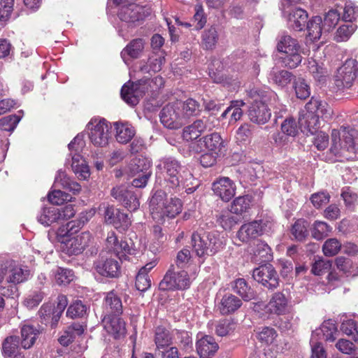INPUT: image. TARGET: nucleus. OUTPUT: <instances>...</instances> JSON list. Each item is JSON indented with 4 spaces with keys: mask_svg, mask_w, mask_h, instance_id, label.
I'll use <instances>...</instances> for the list:
<instances>
[{
    "mask_svg": "<svg viewBox=\"0 0 358 358\" xmlns=\"http://www.w3.org/2000/svg\"><path fill=\"white\" fill-rule=\"evenodd\" d=\"M332 115L333 110L327 102L312 97L299 113V127L306 135L313 134L319 127V118L329 120Z\"/></svg>",
    "mask_w": 358,
    "mask_h": 358,
    "instance_id": "nucleus-1",
    "label": "nucleus"
},
{
    "mask_svg": "<svg viewBox=\"0 0 358 358\" xmlns=\"http://www.w3.org/2000/svg\"><path fill=\"white\" fill-rule=\"evenodd\" d=\"M331 152L347 160L357 157L358 153V133L354 129L341 127L331 131Z\"/></svg>",
    "mask_w": 358,
    "mask_h": 358,
    "instance_id": "nucleus-2",
    "label": "nucleus"
},
{
    "mask_svg": "<svg viewBox=\"0 0 358 358\" xmlns=\"http://www.w3.org/2000/svg\"><path fill=\"white\" fill-rule=\"evenodd\" d=\"M150 210L152 218L162 222L165 218H173L182 210V203L179 199L169 197L162 191H157L150 201Z\"/></svg>",
    "mask_w": 358,
    "mask_h": 358,
    "instance_id": "nucleus-3",
    "label": "nucleus"
},
{
    "mask_svg": "<svg viewBox=\"0 0 358 358\" xmlns=\"http://www.w3.org/2000/svg\"><path fill=\"white\" fill-rule=\"evenodd\" d=\"M248 95L252 99L248 111L250 120L256 124H265L271 116L268 103L269 98L274 95L273 92L252 88L248 92Z\"/></svg>",
    "mask_w": 358,
    "mask_h": 358,
    "instance_id": "nucleus-4",
    "label": "nucleus"
},
{
    "mask_svg": "<svg viewBox=\"0 0 358 358\" xmlns=\"http://www.w3.org/2000/svg\"><path fill=\"white\" fill-rule=\"evenodd\" d=\"M157 167L165 173V178L171 184V187H177L180 185L188 186L193 185L194 177L185 166L180 165L178 161L173 158H166L160 161Z\"/></svg>",
    "mask_w": 358,
    "mask_h": 358,
    "instance_id": "nucleus-5",
    "label": "nucleus"
},
{
    "mask_svg": "<svg viewBox=\"0 0 358 358\" xmlns=\"http://www.w3.org/2000/svg\"><path fill=\"white\" fill-rule=\"evenodd\" d=\"M191 242L193 252L199 257L213 255L222 246L216 231H206L202 228L193 232Z\"/></svg>",
    "mask_w": 358,
    "mask_h": 358,
    "instance_id": "nucleus-6",
    "label": "nucleus"
},
{
    "mask_svg": "<svg viewBox=\"0 0 358 358\" xmlns=\"http://www.w3.org/2000/svg\"><path fill=\"white\" fill-rule=\"evenodd\" d=\"M277 50L285 55L281 57L285 66L296 68L302 61L301 46L298 41L286 34L280 36L278 40Z\"/></svg>",
    "mask_w": 358,
    "mask_h": 358,
    "instance_id": "nucleus-7",
    "label": "nucleus"
},
{
    "mask_svg": "<svg viewBox=\"0 0 358 358\" xmlns=\"http://www.w3.org/2000/svg\"><path fill=\"white\" fill-rule=\"evenodd\" d=\"M85 145L83 135H77L69 144L71 157V169L80 180H86L90 176V169L80 152Z\"/></svg>",
    "mask_w": 358,
    "mask_h": 358,
    "instance_id": "nucleus-8",
    "label": "nucleus"
},
{
    "mask_svg": "<svg viewBox=\"0 0 358 358\" xmlns=\"http://www.w3.org/2000/svg\"><path fill=\"white\" fill-rule=\"evenodd\" d=\"M191 282L188 273L184 270L176 271L171 265L160 282L159 287L161 290L185 289L190 286Z\"/></svg>",
    "mask_w": 358,
    "mask_h": 358,
    "instance_id": "nucleus-9",
    "label": "nucleus"
},
{
    "mask_svg": "<svg viewBox=\"0 0 358 358\" xmlns=\"http://www.w3.org/2000/svg\"><path fill=\"white\" fill-rule=\"evenodd\" d=\"M29 276V271L12 260L5 262L0 268V283L3 282L17 285L24 282Z\"/></svg>",
    "mask_w": 358,
    "mask_h": 358,
    "instance_id": "nucleus-10",
    "label": "nucleus"
},
{
    "mask_svg": "<svg viewBox=\"0 0 358 358\" xmlns=\"http://www.w3.org/2000/svg\"><path fill=\"white\" fill-rule=\"evenodd\" d=\"M189 148L196 153H200L207 150L214 154L219 155L222 152L224 145L221 136L218 133L215 132L192 142Z\"/></svg>",
    "mask_w": 358,
    "mask_h": 358,
    "instance_id": "nucleus-11",
    "label": "nucleus"
},
{
    "mask_svg": "<svg viewBox=\"0 0 358 358\" xmlns=\"http://www.w3.org/2000/svg\"><path fill=\"white\" fill-rule=\"evenodd\" d=\"M87 127L90 141L94 145L103 147L108 144L110 127L106 120L92 119Z\"/></svg>",
    "mask_w": 358,
    "mask_h": 358,
    "instance_id": "nucleus-12",
    "label": "nucleus"
},
{
    "mask_svg": "<svg viewBox=\"0 0 358 358\" xmlns=\"http://www.w3.org/2000/svg\"><path fill=\"white\" fill-rule=\"evenodd\" d=\"M160 120L164 127L171 129H179L185 124L176 101L168 103L162 108Z\"/></svg>",
    "mask_w": 358,
    "mask_h": 358,
    "instance_id": "nucleus-13",
    "label": "nucleus"
},
{
    "mask_svg": "<svg viewBox=\"0 0 358 358\" xmlns=\"http://www.w3.org/2000/svg\"><path fill=\"white\" fill-rule=\"evenodd\" d=\"M252 278L268 289H275L279 285L278 275L274 267L270 264L255 268L252 272Z\"/></svg>",
    "mask_w": 358,
    "mask_h": 358,
    "instance_id": "nucleus-14",
    "label": "nucleus"
},
{
    "mask_svg": "<svg viewBox=\"0 0 358 358\" xmlns=\"http://www.w3.org/2000/svg\"><path fill=\"white\" fill-rule=\"evenodd\" d=\"M93 237L90 231H83L71 237L64 243L63 250L69 255H77L82 253L92 242Z\"/></svg>",
    "mask_w": 358,
    "mask_h": 358,
    "instance_id": "nucleus-15",
    "label": "nucleus"
},
{
    "mask_svg": "<svg viewBox=\"0 0 358 358\" xmlns=\"http://www.w3.org/2000/svg\"><path fill=\"white\" fill-rule=\"evenodd\" d=\"M111 196L130 211L137 210L140 206L136 194L127 186L113 187L111 189Z\"/></svg>",
    "mask_w": 358,
    "mask_h": 358,
    "instance_id": "nucleus-16",
    "label": "nucleus"
},
{
    "mask_svg": "<svg viewBox=\"0 0 358 358\" xmlns=\"http://www.w3.org/2000/svg\"><path fill=\"white\" fill-rule=\"evenodd\" d=\"M150 14L149 8L133 3L123 6L119 13V17L122 21L136 25V22L144 20Z\"/></svg>",
    "mask_w": 358,
    "mask_h": 358,
    "instance_id": "nucleus-17",
    "label": "nucleus"
},
{
    "mask_svg": "<svg viewBox=\"0 0 358 358\" xmlns=\"http://www.w3.org/2000/svg\"><path fill=\"white\" fill-rule=\"evenodd\" d=\"M356 78L355 61L349 59L341 66L335 76V84L338 89L349 88Z\"/></svg>",
    "mask_w": 358,
    "mask_h": 358,
    "instance_id": "nucleus-18",
    "label": "nucleus"
},
{
    "mask_svg": "<svg viewBox=\"0 0 358 358\" xmlns=\"http://www.w3.org/2000/svg\"><path fill=\"white\" fill-rule=\"evenodd\" d=\"M103 217L106 223L113 225L116 229L125 230L131 225L128 215L113 206L104 208Z\"/></svg>",
    "mask_w": 358,
    "mask_h": 358,
    "instance_id": "nucleus-19",
    "label": "nucleus"
},
{
    "mask_svg": "<svg viewBox=\"0 0 358 358\" xmlns=\"http://www.w3.org/2000/svg\"><path fill=\"white\" fill-rule=\"evenodd\" d=\"M106 248L109 252L116 255L121 260L126 259L127 255L131 254L129 244L122 239L120 240L114 231L108 233Z\"/></svg>",
    "mask_w": 358,
    "mask_h": 358,
    "instance_id": "nucleus-20",
    "label": "nucleus"
},
{
    "mask_svg": "<svg viewBox=\"0 0 358 358\" xmlns=\"http://www.w3.org/2000/svg\"><path fill=\"white\" fill-rule=\"evenodd\" d=\"M145 84V80H140L138 83L131 84H125L121 89V96L128 104L131 106H136L138 101L140 97H141L144 93L145 87L141 85Z\"/></svg>",
    "mask_w": 358,
    "mask_h": 358,
    "instance_id": "nucleus-21",
    "label": "nucleus"
},
{
    "mask_svg": "<svg viewBox=\"0 0 358 358\" xmlns=\"http://www.w3.org/2000/svg\"><path fill=\"white\" fill-rule=\"evenodd\" d=\"M213 190L222 201L227 202L235 195L236 185L231 179L224 177L213 183Z\"/></svg>",
    "mask_w": 358,
    "mask_h": 358,
    "instance_id": "nucleus-22",
    "label": "nucleus"
},
{
    "mask_svg": "<svg viewBox=\"0 0 358 358\" xmlns=\"http://www.w3.org/2000/svg\"><path fill=\"white\" fill-rule=\"evenodd\" d=\"M288 299L282 292H275L266 306V312L275 315H284L288 312Z\"/></svg>",
    "mask_w": 358,
    "mask_h": 358,
    "instance_id": "nucleus-23",
    "label": "nucleus"
},
{
    "mask_svg": "<svg viewBox=\"0 0 358 358\" xmlns=\"http://www.w3.org/2000/svg\"><path fill=\"white\" fill-rule=\"evenodd\" d=\"M219 348L214 338L205 335L196 343V349L200 358H212Z\"/></svg>",
    "mask_w": 358,
    "mask_h": 358,
    "instance_id": "nucleus-24",
    "label": "nucleus"
},
{
    "mask_svg": "<svg viewBox=\"0 0 358 358\" xmlns=\"http://www.w3.org/2000/svg\"><path fill=\"white\" fill-rule=\"evenodd\" d=\"M102 322L106 331L115 338L124 336L126 333L125 323L117 315H106Z\"/></svg>",
    "mask_w": 358,
    "mask_h": 358,
    "instance_id": "nucleus-25",
    "label": "nucleus"
},
{
    "mask_svg": "<svg viewBox=\"0 0 358 358\" xmlns=\"http://www.w3.org/2000/svg\"><path fill=\"white\" fill-rule=\"evenodd\" d=\"M208 120L207 118H202L195 120L192 124L185 127L182 131L183 139L194 142V140H196L203 132L206 131L208 129H210L208 125Z\"/></svg>",
    "mask_w": 358,
    "mask_h": 358,
    "instance_id": "nucleus-26",
    "label": "nucleus"
},
{
    "mask_svg": "<svg viewBox=\"0 0 358 358\" xmlns=\"http://www.w3.org/2000/svg\"><path fill=\"white\" fill-rule=\"evenodd\" d=\"M262 234L261 223L253 221L243 224L237 232V238L243 243H248Z\"/></svg>",
    "mask_w": 358,
    "mask_h": 358,
    "instance_id": "nucleus-27",
    "label": "nucleus"
},
{
    "mask_svg": "<svg viewBox=\"0 0 358 358\" xmlns=\"http://www.w3.org/2000/svg\"><path fill=\"white\" fill-rule=\"evenodd\" d=\"M95 269L100 275L106 277L117 278L120 273L119 262L112 258L97 262L95 264Z\"/></svg>",
    "mask_w": 358,
    "mask_h": 358,
    "instance_id": "nucleus-28",
    "label": "nucleus"
},
{
    "mask_svg": "<svg viewBox=\"0 0 358 358\" xmlns=\"http://www.w3.org/2000/svg\"><path fill=\"white\" fill-rule=\"evenodd\" d=\"M41 331L38 325L24 324L21 327V345L24 349H29L34 344Z\"/></svg>",
    "mask_w": 358,
    "mask_h": 358,
    "instance_id": "nucleus-29",
    "label": "nucleus"
},
{
    "mask_svg": "<svg viewBox=\"0 0 358 358\" xmlns=\"http://www.w3.org/2000/svg\"><path fill=\"white\" fill-rule=\"evenodd\" d=\"M116 141L121 144H127L134 137L135 129L127 122H115L113 123Z\"/></svg>",
    "mask_w": 358,
    "mask_h": 358,
    "instance_id": "nucleus-30",
    "label": "nucleus"
},
{
    "mask_svg": "<svg viewBox=\"0 0 358 358\" xmlns=\"http://www.w3.org/2000/svg\"><path fill=\"white\" fill-rule=\"evenodd\" d=\"M145 43L143 38L131 41L121 52V57L124 62H126L129 58H138L144 50Z\"/></svg>",
    "mask_w": 358,
    "mask_h": 358,
    "instance_id": "nucleus-31",
    "label": "nucleus"
},
{
    "mask_svg": "<svg viewBox=\"0 0 358 358\" xmlns=\"http://www.w3.org/2000/svg\"><path fill=\"white\" fill-rule=\"evenodd\" d=\"M106 315L120 316L122 313V303L120 297L114 292L107 293L105 297Z\"/></svg>",
    "mask_w": 358,
    "mask_h": 358,
    "instance_id": "nucleus-32",
    "label": "nucleus"
},
{
    "mask_svg": "<svg viewBox=\"0 0 358 358\" xmlns=\"http://www.w3.org/2000/svg\"><path fill=\"white\" fill-rule=\"evenodd\" d=\"M181 115L184 117L185 123L193 116L199 115L201 111L199 103L193 99H188L185 101H176Z\"/></svg>",
    "mask_w": 358,
    "mask_h": 358,
    "instance_id": "nucleus-33",
    "label": "nucleus"
},
{
    "mask_svg": "<svg viewBox=\"0 0 358 358\" xmlns=\"http://www.w3.org/2000/svg\"><path fill=\"white\" fill-rule=\"evenodd\" d=\"M164 62V57L159 55L150 56L148 61L141 60L138 63V71L142 73H149L159 72L162 69Z\"/></svg>",
    "mask_w": 358,
    "mask_h": 358,
    "instance_id": "nucleus-34",
    "label": "nucleus"
},
{
    "mask_svg": "<svg viewBox=\"0 0 358 358\" xmlns=\"http://www.w3.org/2000/svg\"><path fill=\"white\" fill-rule=\"evenodd\" d=\"M307 20L306 11L299 8H295L289 14L288 24L292 29L301 31L307 23Z\"/></svg>",
    "mask_w": 358,
    "mask_h": 358,
    "instance_id": "nucleus-35",
    "label": "nucleus"
},
{
    "mask_svg": "<svg viewBox=\"0 0 358 358\" xmlns=\"http://www.w3.org/2000/svg\"><path fill=\"white\" fill-rule=\"evenodd\" d=\"M241 305L242 301L238 297L232 294H227L222 298L219 309L222 315H228L234 313Z\"/></svg>",
    "mask_w": 358,
    "mask_h": 358,
    "instance_id": "nucleus-36",
    "label": "nucleus"
},
{
    "mask_svg": "<svg viewBox=\"0 0 358 358\" xmlns=\"http://www.w3.org/2000/svg\"><path fill=\"white\" fill-rule=\"evenodd\" d=\"M150 166L151 163L148 159L142 156L136 157L131 161L128 166L129 173L131 176H136L138 174L151 172Z\"/></svg>",
    "mask_w": 358,
    "mask_h": 358,
    "instance_id": "nucleus-37",
    "label": "nucleus"
},
{
    "mask_svg": "<svg viewBox=\"0 0 358 358\" xmlns=\"http://www.w3.org/2000/svg\"><path fill=\"white\" fill-rule=\"evenodd\" d=\"M234 291L241 296L244 301H248L255 296L254 290L243 278L236 279L232 285Z\"/></svg>",
    "mask_w": 358,
    "mask_h": 358,
    "instance_id": "nucleus-38",
    "label": "nucleus"
},
{
    "mask_svg": "<svg viewBox=\"0 0 358 358\" xmlns=\"http://www.w3.org/2000/svg\"><path fill=\"white\" fill-rule=\"evenodd\" d=\"M308 36L312 41L320 39L322 34L324 33V24L322 17L320 16L313 17L307 23Z\"/></svg>",
    "mask_w": 358,
    "mask_h": 358,
    "instance_id": "nucleus-39",
    "label": "nucleus"
},
{
    "mask_svg": "<svg viewBox=\"0 0 358 358\" xmlns=\"http://www.w3.org/2000/svg\"><path fill=\"white\" fill-rule=\"evenodd\" d=\"M234 214L230 209L223 210L217 216V222L224 229L230 230L240 221L238 215Z\"/></svg>",
    "mask_w": 358,
    "mask_h": 358,
    "instance_id": "nucleus-40",
    "label": "nucleus"
},
{
    "mask_svg": "<svg viewBox=\"0 0 358 358\" xmlns=\"http://www.w3.org/2000/svg\"><path fill=\"white\" fill-rule=\"evenodd\" d=\"M55 186H62L74 194L80 192L81 186L79 183L72 181L63 171H59L55 180Z\"/></svg>",
    "mask_w": 358,
    "mask_h": 358,
    "instance_id": "nucleus-41",
    "label": "nucleus"
},
{
    "mask_svg": "<svg viewBox=\"0 0 358 358\" xmlns=\"http://www.w3.org/2000/svg\"><path fill=\"white\" fill-rule=\"evenodd\" d=\"M308 222L303 219L297 220L292 226L290 231L294 239L298 241H304L308 236Z\"/></svg>",
    "mask_w": 358,
    "mask_h": 358,
    "instance_id": "nucleus-42",
    "label": "nucleus"
},
{
    "mask_svg": "<svg viewBox=\"0 0 358 358\" xmlns=\"http://www.w3.org/2000/svg\"><path fill=\"white\" fill-rule=\"evenodd\" d=\"M218 41V32L215 26L205 29L201 36V45L206 50H212Z\"/></svg>",
    "mask_w": 358,
    "mask_h": 358,
    "instance_id": "nucleus-43",
    "label": "nucleus"
},
{
    "mask_svg": "<svg viewBox=\"0 0 358 358\" xmlns=\"http://www.w3.org/2000/svg\"><path fill=\"white\" fill-rule=\"evenodd\" d=\"M173 337L169 330L162 327L155 329V343L157 349L165 348L172 343Z\"/></svg>",
    "mask_w": 358,
    "mask_h": 358,
    "instance_id": "nucleus-44",
    "label": "nucleus"
},
{
    "mask_svg": "<svg viewBox=\"0 0 358 358\" xmlns=\"http://www.w3.org/2000/svg\"><path fill=\"white\" fill-rule=\"evenodd\" d=\"M38 220L45 226H50L54 222H59V208L56 207L43 208L38 217Z\"/></svg>",
    "mask_w": 358,
    "mask_h": 358,
    "instance_id": "nucleus-45",
    "label": "nucleus"
},
{
    "mask_svg": "<svg viewBox=\"0 0 358 358\" xmlns=\"http://www.w3.org/2000/svg\"><path fill=\"white\" fill-rule=\"evenodd\" d=\"M293 78L292 73L286 70L273 69L269 74V79L278 86L285 87Z\"/></svg>",
    "mask_w": 358,
    "mask_h": 358,
    "instance_id": "nucleus-46",
    "label": "nucleus"
},
{
    "mask_svg": "<svg viewBox=\"0 0 358 358\" xmlns=\"http://www.w3.org/2000/svg\"><path fill=\"white\" fill-rule=\"evenodd\" d=\"M173 339L175 343L182 350L188 351L192 349V338L188 331L176 330L173 334Z\"/></svg>",
    "mask_w": 358,
    "mask_h": 358,
    "instance_id": "nucleus-47",
    "label": "nucleus"
},
{
    "mask_svg": "<svg viewBox=\"0 0 358 358\" xmlns=\"http://www.w3.org/2000/svg\"><path fill=\"white\" fill-rule=\"evenodd\" d=\"M332 228L326 222L315 221L310 229L312 237L317 241L322 240L331 231Z\"/></svg>",
    "mask_w": 358,
    "mask_h": 358,
    "instance_id": "nucleus-48",
    "label": "nucleus"
},
{
    "mask_svg": "<svg viewBox=\"0 0 358 358\" xmlns=\"http://www.w3.org/2000/svg\"><path fill=\"white\" fill-rule=\"evenodd\" d=\"M245 102L242 100H236L233 101L231 103V105L222 113L221 117L224 118L227 117V115L232 111L231 114L230 122L239 120L243 116V110L241 107L245 106Z\"/></svg>",
    "mask_w": 358,
    "mask_h": 358,
    "instance_id": "nucleus-49",
    "label": "nucleus"
},
{
    "mask_svg": "<svg viewBox=\"0 0 358 358\" xmlns=\"http://www.w3.org/2000/svg\"><path fill=\"white\" fill-rule=\"evenodd\" d=\"M236 323L231 319H223L215 324V334L218 336H225L233 332L236 328Z\"/></svg>",
    "mask_w": 358,
    "mask_h": 358,
    "instance_id": "nucleus-50",
    "label": "nucleus"
},
{
    "mask_svg": "<svg viewBox=\"0 0 358 358\" xmlns=\"http://www.w3.org/2000/svg\"><path fill=\"white\" fill-rule=\"evenodd\" d=\"M357 29V25L353 23H346L338 27L334 36L336 42L348 41Z\"/></svg>",
    "mask_w": 358,
    "mask_h": 358,
    "instance_id": "nucleus-51",
    "label": "nucleus"
},
{
    "mask_svg": "<svg viewBox=\"0 0 358 358\" xmlns=\"http://www.w3.org/2000/svg\"><path fill=\"white\" fill-rule=\"evenodd\" d=\"M88 307L82 301L77 300L68 308L66 315L71 318L83 317L87 315Z\"/></svg>",
    "mask_w": 358,
    "mask_h": 358,
    "instance_id": "nucleus-52",
    "label": "nucleus"
},
{
    "mask_svg": "<svg viewBox=\"0 0 358 358\" xmlns=\"http://www.w3.org/2000/svg\"><path fill=\"white\" fill-rule=\"evenodd\" d=\"M74 273L72 270L58 267L55 272V279L59 285H66L74 279Z\"/></svg>",
    "mask_w": 358,
    "mask_h": 358,
    "instance_id": "nucleus-53",
    "label": "nucleus"
},
{
    "mask_svg": "<svg viewBox=\"0 0 358 358\" xmlns=\"http://www.w3.org/2000/svg\"><path fill=\"white\" fill-rule=\"evenodd\" d=\"M19 338L16 336L7 337L2 344V353L5 357H10L19 347Z\"/></svg>",
    "mask_w": 358,
    "mask_h": 358,
    "instance_id": "nucleus-54",
    "label": "nucleus"
},
{
    "mask_svg": "<svg viewBox=\"0 0 358 358\" xmlns=\"http://www.w3.org/2000/svg\"><path fill=\"white\" fill-rule=\"evenodd\" d=\"M250 204V200L248 196H238L231 203L230 210L237 215H241L249 209Z\"/></svg>",
    "mask_w": 358,
    "mask_h": 358,
    "instance_id": "nucleus-55",
    "label": "nucleus"
},
{
    "mask_svg": "<svg viewBox=\"0 0 358 358\" xmlns=\"http://www.w3.org/2000/svg\"><path fill=\"white\" fill-rule=\"evenodd\" d=\"M341 243L336 238L327 239L323 244L322 251L327 257H333L338 253L341 249Z\"/></svg>",
    "mask_w": 358,
    "mask_h": 358,
    "instance_id": "nucleus-56",
    "label": "nucleus"
},
{
    "mask_svg": "<svg viewBox=\"0 0 358 358\" xmlns=\"http://www.w3.org/2000/svg\"><path fill=\"white\" fill-rule=\"evenodd\" d=\"M257 334V339L266 344L272 343L277 337L276 331L273 328L268 327L259 328Z\"/></svg>",
    "mask_w": 358,
    "mask_h": 358,
    "instance_id": "nucleus-57",
    "label": "nucleus"
},
{
    "mask_svg": "<svg viewBox=\"0 0 358 358\" xmlns=\"http://www.w3.org/2000/svg\"><path fill=\"white\" fill-rule=\"evenodd\" d=\"M294 84L296 95L299 99H306L309 97L310 95V89L303 78H296Z\"/></svg>",
    "mask_w": 358,
    "mask_h": 358,
    "instance_id": "nucleus-58",
    "label": "nucleus"
},
{
    "mask_svg": "<svg viewBox=\"0 0 358 358\" xmlns=\"http://www.w3.org/2000/svg\"><path fill=\"white\" fill-rule=\"evenodd\" d=\"M340 19V13L337 10H331L324 16V33L329 32L338 23Z\"/></svg>",
    "mask_w": 358,
    "mask_h": 358,
    "instance_id": "nucleus-59",
    "label": "nucleus"
},
{
    "mask_svg": "<svg viewBox=\"0 0 358 358\" xmlns=\"http://www.w3.org/2000/svg\"><path fill=\"white\" fill-rule=\"evenodd\" d=\"M21 119L20 116L11 115L0 119V129L11 131L15 129Z\"/></svg>",
    "mask_w": 358,
    "mask_h": 358,
    "instance_id": "nucleus-60",
    "label": "nucleus"
},
{
    "mask_svg": "<svg viewBox=\"0 0 358 358\" xmlns=\"http://www.w3.org/2000/svg\"><path fill=\"white\" fill-rule=\"evenodd\" d=\"M341 330L348 336H352L355 342L358 341L357 324L353 320H347L342 322Z\"/></svg>",
    "mask_w": 358,
    "mask_h": 358,
    "instance_id": "nucleus-61",
    "label": "nucleus"
},
{
    "mask_svg": "<svg viewBox=\"0 0 358 358\" xmlns=\"http://www.w3.org/2000/svg\"><path fill=\"white\" fill-rule=\"evenodd\" d=\"M308 67L310 73L317 81L322 82L324 80L327 71L315 60L309 61Z\"/></svg>",
    "mask_w": 358,
    "mask_h": 358,
    "instance_id": "nucleus-62",
    "label": "nucleus"
},
{
    "mask_svg": "<svg viewBox=\"0 0 358 358\" xmlns=\"http://www.w3.org/2000/svg\"><path fill=\"white\" fill-rule=\"evenodd\" d=\"M44 296L45 294L41 291H34L25 298L24 304L28 308H35L42 301Z\"/></svg>",
    "mask_w": 358,
    "mask_h": 358,
    "instance_id": "nucleus-63",
    "label": "nucleus"
},
{
    "mask_svg": "<svg viewBox=\"0 0 358 358\" xmlns=\"http://www.w3.org/2000/svg\"><path fill=\"white\" fill-rule=\"evenodd\" d=\"M48 200L55 205H61L66 201H71V196L59 189L53 190L48 194Z\"/></svg>",
    "mask_w": 358,
    "mask_h": 358,
    "instance_id": "nucleus-64",
    "label": "nucleus"
}]
</instances>
